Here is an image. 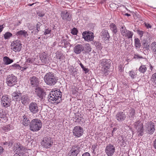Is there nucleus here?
Segmentation results:
<instances>
[{
    "label": "nucleus",
    "mask_w": 156,
    "mask_h": 156,
    "mask_svg": "<svg viewBox=\"0 0 156 156\" xmlns=\"http://www.w3.org/2000/svg\"><path fill=\"white\" fill-rule=\"evenodd\" d=\"M135 46L136 48H139L141 46V43L139 39L136 38L134 39Z\"/></svg>",
    "instance_id": "4c0bfd02"
},
{
    "label": "nucleus",
    "mask_w": 156,
    "mask_h": 156,
    "mask_svg": "<svg viewBox=\"0 0 156 156\" xmlns=\"http://www.w3.org/2000/svg\"><path fill=\"white\" fill-rule=\"evenodd\" d=\"M150 69L151 70V71H152L154 67V66L151 65V64H150Z\"/></svg>",
    "instance_id": "0e129e2a"
},
{
    "label": "nucleus",
    "mask_w": 156,
    "mask_h": 156,
    "mask_svg": "<svg viewBox=\"0 0 156 156\" xmlns=\"http://www.w3.org/2000/svg\"><path fill=\"white\" fill-rule=\"evenodd\" d=\"M22 104L23 105L25 104L29 101V99L27 96L23 95L21 96V99H20Z\"/></svg>",
    "instance_id": "f704fd0d"
},
{
    "label": "nucleus",
    "mask_w": 156,
    "mask_h": 156,
    "mask_svg": "<svg viewBox=\"0 0 156 156\" xmlns=\"http://www.w3.org/2000/svg\"><path fill=\"white\" fill-rule=\"evenodd\" d=\"M92 48L90 44L89 43H86L83 46V53H89L91 51Z\"/></svg>",
    "instance_id": "b1692460"
},
{
    "label": "nucleus",
    "mask_w": 156,
    "mask_h": 156,
    "mask_svg": "<svg viewBox=\"0 0 156 156\" xmlns=\"http://www.w3.org/2000/svg\"><path fill=\"white\" fill-rule=\"evenodd\" d=\"M11 47L15 52L20 51L22 48L21 41L18 40L13 41L11 44Z\"/></svg>",
    "instance_id": "6e6552de"
},
{
    "label": "nucleus",
    "mask_w": 156,
    "mask_h": 156,
    "mask_svg": "<svg viewBox=\"0 0 156 156\" xmlns=\"http://www.w3.org/2000/svg\"><path fill=\"white\" fill-rule=\"evenodd\" d=\"M82 156H90V155L88 152H86L83 154Z\"/></svg>",
    "instance_id": "bf43d9fd"
},
{
    "label": "nucleus",
    "mask_w": 156,
    "mask_h": 156,
    "mask_svg": "<svg viewBox=\"0 0 156 156\" xmlns=\"http://www.w3.org/2000/svg\"><path fill=\"white\" fill-rule=\"evenodd\" d=\"M4 149L3 147L0 146V155L3 152Z\"/></svg>",
    "instance_id": "052dcab7"
},
{
    "label": "nucleus",
    "mask_w": 156,
    "mask_h": 156,
    "mask_svg": "<svg viewBox=\"0 0 156 156\" xmlns=\"http://www.w3.org/2000/svg\"><path fill=\"white\" fill-rule=\"evenodd\" d=\"M102 37L104 40H108L110 38V36L107 30H103L102 31Z\"/></svg>",
    "instance_id": "bb28decb"
},
{
    "label": "nucleus",
    "mask_w": 156,
    "mask_h": 156,
    "mask_svg": "<svg viewBox=\"0 0 156 156\" xmlns=\"http://www.w3.org/2000/svg\"><path fill=\"white\" fill-rule=\"evenodd\" d=\"M51 32V30L49 28L46 29L44 32V35H47L50 33Z\"/></svg>",
    "instance_id": "de8ad7c7"
},
{
    "label": "nucleus",
    "mask_w": 156,
    "mask_h": 156,
    "mask_svg": "<svg viewBox=\"0 0 156 156\" xmlns=\"http://www.w3.org/2000/svg\"><path fill=\"white\" fill-rule=\"evenodd\" d=\"M3 61L4 64L6 65L10 64L13 62V60L12 59H10L6 56L3 57Z\"/></svg>",
    "instance_id": "cd10ccee"
},
{
    "label": "nucleus",
    "mask_w": 156,
    "mask_h": 156,
    "mask_svg": "<svg viewBox=\"0 0 156 156\" xmlns=\"http://www.w3.org/2000/svg\"><path fill=\"white\" fill-rule=\"evenodd\" d=\"M134 124V128L137 129V132L139 133V136H142L143 134L144 131L143 124L138 121L135 122Z\"/></svg>",
    "instance_id": "dca6fc26"
},
{
    "label": "nucleus",
    "mask_w": 156,
    "mask_h": 156,
    "mask_svg": "<svg viewBox=\"0 0 156 156\" xmlns=\"http://www.w3.org/2000/svg\"><path fill=\"white\" fill-rule=\"evenodd\" d=\"M129 73L131 79H134L136 77V74L134 72L133 70L129 71Z\"/></svg>",
    "instance_id": "ea45409f"
},
{
    "label": "nucleus",
    "mask_w": 156,
    "mask_h": 156,
    "mask_svg": "<svg viewBox=\"0 0 156 156\" xmlns=\"http://www.w3.org/2000/svg\"><path fill=\"white\" fill-rule=\"evenodd\" d=\"M5 69H7V70H9V69H20V66L19 64L15 63L13 65L9 66L7 67Z\"/></svg>",
    "instance_id": "c756f323"
},
{
    "label": "nucleus",
    "mask_w": 156,
    "mask_h": 156,
    "mask_svg": "<svg viewBox=\"0 0 156 156\" xmlns=\"http://www.w3.org/2000/svg\"><path fill=\"white\" fill-rule=\"evenodd\" d=\"M44 80L46 84L50 86H53L57 83V79L52 73H48L45 75Z\"/></svg>",
    "instance_id": "7ed1b4c3"
},
{
    "label": "nucleus",
    "mask_w": 156,
    "mask_h": 156,
    "mask_svg": "<svg viewBox=\"0 0 156 156\" xmlns=\"http://www.w3.org/2000/svg\"><path fill=\"white\" fill-rule=\"evenodd\" d=\"M12 35V34L10 32H7L4 35V37L5 39H8Z\"/></svg>",
    "instance_id": "79ce46f5"
},
{
    "label": "nucleus",
    "mask_w": 156,
    "mask_h": 156,
    "mask_svg": "<svg viewBox=\"0 0 156 156\" xmlns=\"http://www.w3.org/2000/svg\"><path fill=\"white\" fill-rule=\"evenodd\" d=\"M151 49L154 54L156 55V42H152L151 45Z\"/></svg>",
    "instance_id": "72a5a7b5"
},
{
    "label": "nucleus",
    "mask_w": 156,
    "mask_h": 156,
    "mask_svg": "<svg viewBox=\"0 0 156 156\" xmlns=\"http://www.w3.org/2000/svg\"><path fill=\"white\" fill-rule=\"evenodd\" d=\"M42 126L41 121L38 119L32 120L30 122V129L32 131L36 132L40 130Z\"/></svg>",
    "instance_id": "20e7f679"
},
{
    "label": "nucleus",
    "mask_w": 156,
    "mask_h": 156,
    "mask_svg": "<svg viewBox=\"0 0 156 156\" xmlns=\"http://www.w3.org/2000/svg\"><path fill=\"white\" fill-rule=\"evenodd\" d=\"M145 26L147 29L151 28V26L148 23H145Z\"/></svg>",
    "instance_id": "13d9d810"
},
{
    "label": "nucleus",
    "mask_w": 156,
    "mask_h": 156,
    "mask_svg": "<svg viewBox=\"0 0 156 156\" xmlns=\"http://www.w3.org/2000/svg\"><path fill=\"white\" fill-rule=\"evenodd\" d=\"M109 27L112 32L114 34H116L117 32V28L116 25L114 23H111L109 25Z\"/></svg>",
    "instance_id": "7c9ffc66"
},
{
    "label": "nucleus",
    "mask_w": 156,
    "mask_h": 156,
    "mask_svg": "<svg viewBox=\"0 0 156 156\" xmlns=\"http://www.w3.org/2000/svg\"><path fill=\"white\" fill-rule=\"evenodd\" d=\"M151 81L153 84L156 85V72L152 75L151 77Z\"/></svg>",
    "instance_id": "58836bf2"
},
{
    "label": "nucleus",
    "mask_w": 156,
    "mask_h": 156,
    "mask_svg": "<svg viewBox=\"0 0 156 156\" xmlns=\"http://www.w3.org/2000/svg\"><path fill=\"white\" fill-rule=\"evenodd\" d=\"M83 46L81 44H77L75 45L73 48L74 52L76 54H79L83 51Z\"/></svg>",
    "instance_id": "412c9836"
},
{
    "label": "nucleus",
    "mask_w": 156,
    "mask_h": 156,
    "mask_svg": "<svg viewBox=\"0 0 156 156\" xmlns=\"http://www.w3.org/2000/svg\"><path fill=\"white\" fill-rule=\"evenodd\" d=\"M33 62V60L30 58H28L27 60V62L28 63H32Z\"/></svg>",
    "instance_id": "6e6d98bb"
},
{
    "label": "nucleus",
    "mask_w": 156,
    "mask_h": 156,
    "mask_svg": "<svg viewBox=\"0 0 156 156\" xmlns=\"http://www.w3.org/2000/svg\"><path fill=\"white\" fill-rule=\"evenodd\" d=\"M83 147L82 144H77L72 146L70 151L69 152V156H77L80 152Z\"/></svg>",
    "instance_id": "39448f33"
},
{
    "label": "nucleus",
    "mask_w": 156,
    "mask_h": 156,
    "mask_svg": "<svg viewBox=\"0 0 156 156\" xmlns=\"http://www.w3.org/2000/svg\"><path fill=\"white\" fill-rule=\"evenodd\" d=\"M143 44L146 50H148L150 48L149 45L146 40H143Z\"/></svg>",
    "instance_id": "a19ab883"
},
{
    "label": "nucleus",
    "mask_w": 156,
    "mask_h": 156,
    "mask_svg": "<svg viewBox=\"0 0 156 156\" xmlns=\"http://www.w3.org/2000/svg\"><path fill=\"white\" fill-rule=\"evenodd\" d=\"M30 122L28 118L24 117L23 120V124L25 126H27L30 124Z\"/></svg>",
    "instance_id": "c9c22d12"
},
{
    "label": "nucleus",
    "mask_w": 156,
    "mask_h": 156,
    "mask_svg": "<svg viewBox=\"0 0 156 156\" xmlns=\"http://www.w3.org/2000/svg\"><path fill=\"white\" fill-rule=\"evenodd\" d=\"M30 112L33 114H36L39 111V107L38 104L35 102H31L29 105Z\"/></svg>",
    "instance_id": "f8f14e48"
},
{
    "label": "nucleus",
    "mask_w": 156,
    "mask_h": 156,
    "mask_svg": "<svg viewBox=\"0 0 156 156\" xmlns=\"http://www.w3.org/2000/svg\"><path fill=\"white\" fill-rule=\"evenodd\" d=\"M30 83L33 85H37L38 83L37 78L35 76H33L31 77L30 79Z\"/></svg>",
    "instance_id": "2f4dec72"
},
{
    "label": "nucleus",
    "mask_w": 156,
    "mask_h": 156,
    "mask_svg": "<svg viewBox=\"0 0 156 156\" xmlns=\"http://www.w3.org/2000/svg\"><path fill=\"white\" fill-rule=\"evenodd\" d=\"M154 124L151 122H148L147 123V129L149 134H153L155 130Z\"/></svg>",
    "instance_id": "aec40b11"
},
{
    "label": "nucleus",
    "mask_w": 156,
    "mask_h": 156,
    "mask_svg": "<svg viewBox=\"0 0 156 156\" xmlns=\"http://www.w3.org/2000/svg\"><path fill=\"white\" fill-rule=\"evenodd\" d=\"M147 68L146 65L141 64L138 70L140 73H144L147 71Z\"/></svg>",
    "instance_id": "473e14b6"
},
{
    "label": "nucleus",
    "mask_w": 156,
    "mask_h": 156,
    "mask_svg": "<svg viewBox=\"0 0 156 156\" xmlns=\"http://www.w3.org/2000/svg\"><path fill=\"white\" fill-rule=\"evenodd\" d=\"M120 32L123 37H126L128 39L132 38L134 34L133 32L127 30L124 26L121 27Z\"/></svg>",
    "instance_id": "1a4fd4ad"
},
{
    "label": "nucleus",
    "mask_w": 156,
    "mask_h": 156,
    "mask_svg": "<svg viewBox=\"0 0 156 156\" xmlns=\"http://www.w3.org/2000/svg\"><path fill=\"white\" fill-rule=\"evenodd\" d=\"M82 89V87H75L74 85H73L71 89V91L72 92V94H76L78 90H81Z\"/></svg>",
    "instance_id": "c85d7f7f"
},
{
    "label": "nucleus",
    "mask_w": 156,
    "mask_h": 156,
    "mask_svg": "<svg viewBox=\"0 0 156 156\" xmlns=\"http://www.w3.org/2000/svg\"><path fill=\"white\" fill-rule=\"evenodd\" d=\"M16 35L17 36L20 37L23 36L25 37H27L28 36V34L27 31L25 30H20L17 32Z\"/></svg>",
    "instance_id": "393cba45"
},
{
    "label": "nucleus",
    "mask_w": 156,
    "mask_h": 156,
    "mask_svg": "<svg viewBox=\"0 0 156 156\" xmlns=\"http://www.w3.org/2000/svg\"><path fill=\"white\" fill-rule=\"evenodd\" d=\"M17 81V77L13 74L7 76L6 79V83L10 87H12L15 85Z\"/></svg>",
    "instance_id": "0eeeda50"
},
{
    "label": "nucleus",
    "mask_w": 156,
    "mask_h": 156,
    "mask_svg": "<svg viewBox=\"0 0 156 156\" xmlns=\"http://www.w3.org/2000/svg\"><path fill=\"white\" fill-rule=\"evenodd\" d=\"M111 64V61L110 59H103L100 61V65L101 66V70L102 73L105 76L108 74L109 69Z\"/></svg>",
    "instance_id": "f257e3e1"
},
{
    "label": "nucleus",
    "mask_w": 156,
    "mask_h": 156,
    "mask_svg": "<svg viewBox=\"0 0 156 156\" xmlns=\"http://www.w3.org/2000/svg\"><path fill=\"white\" fill-rule=\"evenodd\" d=\"M56 58L60 61L64 60L65 58L64 55L60 51H57L55 53Z\"/></svg>",
    "instance_id": "5701e85b"
},
{
    "label": "nucleus",
    "mask_w": 156,
    "mask_h": 156,
    "mask_svg": "<svg viewBox=\"0 0 156 156\" xmlns=\"http://www.w3.org/2000/svg\"><path fill=\"white\" fill-rule=\"evenodd\" d=\"M83 37L87 41H92L94 38V33L91 31H85L82 33Z\"/></svg>",
    "instance_id": "4468645a"
},
{
    "label": "nucleus",
    "mask_w": 156,
    "mask_h": 156,
    "mask_svg": "<svg viewBox=\"0 0 156 156\" xmlns=\"http://www.w3.org/2000/svg\"><path fill=\"white\" fill-rule=\"evenodd\" d=\"M59 44L62 47H66L67 44V41L66 39H63L61 41L59 42Z\"/></svg>",
    "instance_id": "e433bc0d"
},
{
    "label": "nucleus",
    "mask_w": 156,
    "mask_h": 156,
    "mask_svg": "<svg viewBox=\"0 0 156 156\" xmlns=\"http://www.w3.org/2000/svg\"><path fill=\"white\" fill-rule=\"evenodd\" d=\"M10 129V126L9 125H6L3 127V129L5 132L9 131Z\"/></svg>",
    "instance_id": "49530a36"
},
{
    "label": "nucleus",
    "mask_w": 156,
    "mask_h": 156,
    "mask_svg": "<svg viewBox=\"0 0 156 156\" xmlns=\"http://www.w3.org/2000/svg\"><path fill=\"white\" fill-rule=\"evenodd\" d=\"M73 132L74 136L76 137H79L83 134V130L81 127L77 126L74 127Z\"/></svg>",
    "instance_id": "9b49d317"
},
{
    "label": "nucleus",
    "mask_w": 156,
    "mask_h": 156,
    "mask_svg": "<svg viewBox=\"0 0 156 156\" xmlns=\"http://www.w3.org/2000/svg\"><path fill=\"white\" fill-rule=\"evenodd\" d=\"M35 94L41 100H42L46 95L45 93L44 89L39 87L35 89Z\"/></svg>",
    "instance_id": "f3484780"
},
{
    "label": "nucleus",
    "mask_w": 156,
    "mask_h": 156,
    "mask_svg": "<svg viewBox=\"0 0 156 156\" xmlns=\"http://www.w3.org/2000/svg\"><path fill=\"white\" fill-rule=\"evenodd\" d=\"M79 64L81 66V68H83V67H84L83 65V64L80 62V61H79Z\"/></svg>",
    "instance_id": "774afa93"
},
{
    "label": "nucleus",
    "mask_w": 156,
    "mask_h": 156,
    "mask_svg": "<svg viewBox=\"0 0 156 156\" xmlns=\"http://www.w3.org/2000/svg\"><path fill=\"white\" fill-rule=\"evenodd\" d=\"M41 62L39 63L44 64L48 63L50 61V58L48 55L45 52L41 53L39 55Z\"/></svg>",
    "instance_id": "9d476101"
},
{
    "label": "nucleus",
    "mask_w": 156,
    "mask_h": 156,
    "mask_svg": "<svg viewBox=\"0 0 156 156\" xmlns=\"http://www.w3.org/2000/svg\"><path fill=\"white\" fill-rule=\"evenodd\" d=\"M14 156H27L26 154L23 153H16L14 155Z\"/></svg>",
    "instance_id": "8fccbe9b"
},
{
    "label": "nucleus",
    "mask_w": 156,
    "mask_h": 156,
    "mask_svg": "<svg viewBox=\"0 0 156 156\" xmlns=\"http://www.w3.org/2000/svg\"><path fill=\"white\" fill-rule=\"evenodd\" d=\"M154 143V147L156 149V139L155 140Z\"/></svg>",
    "instance_id": "338daca9"
},
{
    "label": "nucleus",
    "mask_w": 156,
    "mask_h": 156,
    "mask_svg": "<svg viewBox=\"0 0 156 156\" xmlns=\"http://www.w3.org/2000/svg\"><path fill=\"white\" fill-rule=\"evenodd\" d=\"M137 33L138 34V35L140 36V38L142 37L143 36V34L144 33V32L142 30H137Z\"/></svg>",
    "instance_id": "09e8293b"
},
{
    "label": "nucleus",
    "mask_w": 156,
    "mask_h": 156,
    "mask_svg": "<svg viewBox=\"0 0 156 156\" xmlns=\"http://www.w3.org/2000/svg\"><path fill=\"white\" fill-rule=\"evenodd\" d=\"M22 96L21 93L16 91L12 93V98L13 100L17 101L20 100Z\"/></svg>",
    "instance_id": "a878e982"
},
{
    "label": "nucleus",
    "mask_w": 156,
    "mask_h": 156,
    "mask_svg": "<svg viewBox=\"0 0 156 156\" xmlns=\"http://www.w3.org/2000/svg\"><path fill=\"white\" fill-rule=\"evenodd\" d=\"M11 102V99L7 95H3L1 99V104L3 106L7 108L9 106Z\"/></svg>",
    "instance_id": "ddd939ff"
},
{
    "label": "nucleus",
    "mask_w": 156,
    "mask_h": 156,
    "mask_svg": "<svg viewBox=\"0 0 156 156\" xmlns=\"http://www.w3.org/2000/svg\"><path fill=\"white\" fill-rule=\"evenodd\" d=\"M39 31V30L37 29H36L35 30H34L32 32V33H34V34L35 35L36 34H37L38 32Z\"/></svg>",
    "instance_id": "603ef678"
},
{
    "label": "nucleus",
    "mask_w": 156,
    "mask_h": 156,
    "mask_svg": "<svg viewBox=\"0 0 156 156\" xmlns=\"http://www.w3.org/2000/svg\"><path fill=\"white\" fill-rule=\"evenodd\" d=\"M78 30L76 28L74 27L71 30V33L73 35H76L77 34Z\"/></svg>",
    "instance_id": "c03bdc74"
},
{
    "label": "nucleus",
    "mask_w": 156,
    "mask_h": 156,
    "mask_svg": "<svg viewBox=\"0 0 156 156\" xmlns=\"http://www.w3.org/2000/svg\"><path fill=\"white\" fill-rule=\"evenodd\" d=\"M94 45L97 48L99 49H101L102 48L101 44L99 41H95L94 42Z\"/></svg>",
    "instance_id": "37998d69"
},
{
    "label": "nucleus",
    "mask_w": 156,
    "mask_h": 156,
    "mask_svg": "<svg viewBox=\"0 0 156 156\" xmlns=\"http://www.w3.org/2000/svg\"><path fill=\"white\" fill-rule=\"evenodd\" d=\"M82 69L86 73H87L89 71L88 68H85L84 67H83L82 68Z\"/></svg>",
    "instance_id": "4d7b16f0"
},
{
    "label": "nucleus",
    "mask_w": 156,
    "mask_h": 156,
    "mask_svg": "<svg viewBox=\"0 0 156 156\" xmlns=\"http://www.w3.org/2000/svg\"><path fill=\"white\" fill-rule=\"evenodd\" d=\"M4 27L3 25H0V32H2L4 28Z\"/></svg>",
    "instance_id": "e2e57ef3"
},
{
    "label": "nucleus",
    "mask_w": 156,
    "mask_h": 156,
    "mask_svg": "<svg viewBox=\"0 0 156 156\" xmlns=\"http://www.w3.org/2000/svg\"><path fill=\"white\" fill-rule=\"evenodd\" d=\"M44 14L42 13H39L38 14V16L40 17H43L44 16Z\"/></svg>",
    "instance_id": "69168bd1"
},
{
    "label": "nucleus",
    "mask_w": 156,
    "mask_h": 156,
    "mask_svg": "<svg viewBox=\"0 0 156 156\" xmlns=\"http://www.w3.org/2000/svg\"><path fill=\"white\" fill-rule=\"evenodd\" d=\"M126 117V116L125 113L122 112H118L115 115V119L119 122H122L125 120Z\"/></svg>",
    "instance_id": "6ab92c4d"
},
{
    "label": "nucleus",
    "mask_w": 156,
    "mask_h": 156,
    "mask_svg": "<svg viewBox=\"0 0 156 156\" xmlns=\"http://www.w3.org/2000/svg\"><path fill=\"white\" fill-rule=\"evenodd\" d=\"M19 69L21 70V71H23L26 70V68L23 67H22L20 66V69Z\"/></svg>",
    "instance_id": "680f3d73"
},
{
    "label": "nucleus",
    "mask_w": 156,
    "mask_h": 156,
    "mask_svg": "<svg viewBox=\"0 0 156 156\" xmlns=\"http://www.w3.org/2000/svg\"><path fill=\"white\" fill-rule=\"evenodd\" d=\"M61 16L62 19L66 21H69L71 19V14L69 12L66 11H62L61 13Z\"/></svg>",
    "instance_id": "a211bd4d"
},
{
    "label": "nucleus",
    "mask_w": 156,
    "mask_h": 156,
    "mask_svg": "<svg viewBox=\"0 0 156 156\" xmlns=\"http://www.w3.org/2000/svg\"><path fill=\"white\" fill-rule=\"evenodd\" d=\"M23 148V147L21 145H18L16 146V151H17L16 152L22 150Z\"/></svg>",
    "instance_id": "a18cd8bd"
},
{
    "label": "nucleus",
    "mask_w": 156,
    "mask_h": 156,
    "mask_svg": "<svg viewBox=\"0 0 156 156\" xmlns=\"http://www.w3.org/2000/svg\"><path fill=\"white\" fill-rule=\"evenodd\" d=\"M115 151V147L112 144H109L106 146L105 152L108 156H112Z\"/></svg>",
    "instance_id": "2eb2a0df"
},
{
    "label": "nucleus",
    "mask_w": 156,
    "mask_h": 156,
    "mask_svg": "<svg viewBox=\"0 0 156 156\" xmlns=\"http://www.w3.org/2000/svg\"><path fill=\"white\" fill-rule=\"evenodd\" d=\"M126 114L129 119L133 118L136 113L135 110L132 108H128L127 109Z\"/></svg>",
    "instance_id": "4be33fe9"
},
{
    "label": "nucleus",
    "mask_w": 156,
    "mask_h": 156,
    "mask_svg": "<svg viewBox=\"0 0 156 156\" xmlns=\"http://www.w3.org/2000/svg\"><path fill=\"white\" fill-rule=\"evenodd\" d=\"M97 144H94L92 145V149L93 150V151H94L97 148Z\"/></svg>",
    "instance_id": "3c124183"
},
{
    "label": "nucleus",
    "mask_w": 156,
    "mask_h": 156,
    "mask_svg": "<svg viewBox=\"0 0 156 156\" xmlns=\"http://www.w3.org/2000/svg\"><path fill=\"white\" fill-rule=\"evenodd\" d=\"M53 143V140L49 137H46L43 138L41 142L42 147L46 149L51 147Z\"/></svg>",
    "instance_id": "423d86ee"
},
{
    "label": "nucleus",
    "mask_w": 156,
    "mask_h": 156,
    "mask_svg": "<svg viewBox=\"0 0 156 156\" xmlns=\"http://www.w3.org/2000/svg\"><path fill=\"white\" fill-rule=\"evenodd\" d=\"M62 93L58 90H52L50 94L48 101L52 103H58L59 102L58 99L62 97Z\"/></svg>",
    "instance_id": "f03ea898"
},
{
    "label": "nucleus",
    "mask_w": 156,
    "mask_h": 156,
    "mask_svg": "<svg viewBox=\"0 0 156 156\" xmlns=\"http://www.w3.org/2000/svg\"><path fill=\"white\" fill-rule=\"evenodd\" d=\"M134 58H143V57L138 54H135L134 55Z\"/></svg>",
    "instance_id": "5fc2aeb1"
},
{
    "label": "nucleus",
    "mask_w": 156,
    "mask_h": 156,
    "mask_svg": "<svg viewBox=\"0 0 156 156\" xmlns=\"http://www.w3.org/2000/svg\"><path fill=\"white\" fill-rule=\"evenodd\" d=\"M41 25V24L40 22H38L36 25V29L40 30V27Z\"/></svg>",
    "instance_id": "864d4df0"
}]
</instances>
